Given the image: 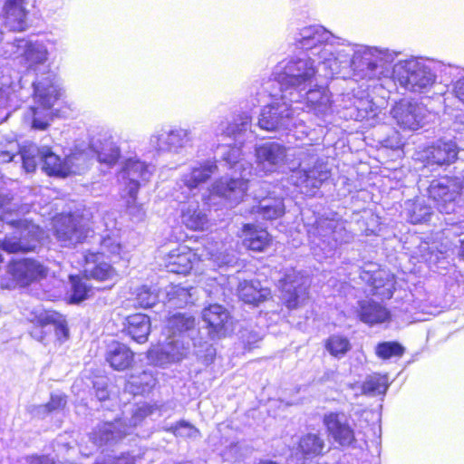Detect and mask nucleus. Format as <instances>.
<instances>
[{
	"label": "nucleus",
	"mask_w": 464,
	"mask_h": 464,
	"mask_svg": "<svg viewBox=\"0 0 464 464\" xmlns=\"http://www.w3.org/2000/svg\"><path fill=\"white\" fill-rule=\"evenodd\" d=\"M27 146L28 144L20 147L14 140H6L5 143H0V162H10L18 155L22 160V150Z\"/></svg>",
	"instance_id": "3c124183"
},
{
	"label": "nucleus",
	"mask_w": 464,
	"mask_h": 464,
	"mask_svg": "<svg viewBox=\"0 0 464 464\" xmlns=\"http://www.w3.org/2000/svg\"><path fill=\"white\" fill-rule=\"evenodd\" d=\"M85 266L84 273L86 277L97 281L115 282L118 277L116 270L112 266L102 260L99 253L87 250L84 254Z\"/></svg>",
	"instance_id": "393cba45"
},
{
	"label": "nucleus",
	"mask_w": 464,
	"mask_h": 464,
	"mask_svg": "<svg viewBox=\"0 0 464 464\" xmlns=\"http://www.w3.org/2000/svg\"><path fill=\"white\" fill-rule=\"evenodd\" d=\"M140 459V455L128 453L117 458L113 463L97 461L95 464H137Z\"/></svg>",
	"instance_id": "13d9d810"
},
{
	"label": "nucleus",
	"mask_w": 464,
	"mask_h": 464,
	"mask_svg": "<svg viewBox=\"0 0 464 464\" xmlns=\"http://www.w3.org/2000/svg\"><path fill=\"white\" fill-rule=\"evenodd\" d=\"M256 212L263 218L272 220L283 216L285 204L282 198L266 197L262 198L256 207Z\"/></svg>",
	"instance_id": "37998d69"
},
{
	"label": "nucleus",
	"mask_w": 464,
	"mask_h": 464,
	"mask_svg": "<svg viewBox=\"0 0 464 464\" xmlns=\"http://www.w3.org/2000/svg\"><path fill=\"white\" fill-rule=\"evenodd\" d=\"M403 142L398 132L394 131L392 136L388 137L383 140V145L386 148H390L392 150L399 149L402 146Z\"/></svg>",
	"instance_id": "bf43d9fd"
},
{
	"label": "nucleus",
	"mask_w": 464,
	"mask_h": 464,
	"mask_svg": "<svg viewBox=\"0 0 464 464\" xmlns=\"http://www.w3.org/2000/svg\"><path fill=\"white\" fill-rule=\"evenodd\" d=\"M164 430L173 433L176 437L184 439L195 440L200 437L199 430L190 422L186 420H180L175 425L166 426Z\"/></svg>",
	"instance_id": "8fccbe9b"
},
{
	"label": "nucleus",
	"mask_w": 464,
	"mask_h": 464,
	"mask_svg": "<svg viewBox=\"0 0 464 464\" xmlns=\"http://www.w3.org/2000/svg\"><path fill=\"white\" fill-rule=\"evenodd\" d=\"M8 273L12 276L14 281L22 286L46 276L45 268L40 263L32 259L12 261L8 266Z\"/></svg>",
	"instance_id": "b1692460"
},
{
	"label": "nucleus",
	"mask_w": 464,
	"mask_h": 464,
	"mask_svg": "<svg viewBox=\"0 0 464 464\" xmlns=\"http://www.w3.org/2000/svg\"><path fill=\"white\" fill-rule=\"evenodd\" d=\"M459 255L462 256V258L464 259V240L461 241V245H460V249H459Z\"/></svg>",
	"instance_id": "338daca9"
},
{
	"label": "nucleus",
	"mask_w": 464,
	"mask_h": 464,
	"mask_svg": "<svg viewBox=\"0 0 464 464\" xmlns=\"http://www.w3.org/2000/svg\"><path fill=\"white\" fill-rule=\"evenodd\" d=\"M243 245L253 251L261 252L269 245L270 237L266 230L258 229L253 225H245Z\"/></svg>",
	"instance_id": "58836bf2"
},
{
	"label": "nucleus",
	"mask_w": 464,
	"mask_h": 464,
	"mask_svg": "<svg viewBox=\"0 0 464 464\" xmlns=\"http://www.w3.org/2000/svg\"><path fill=\"white\" fill-rule=\"evenodd\" d=\"M72 282V302L79 303L84 300L88 293L91 291V288L86 285L85 282H82L81 279L75 276H70Z\"/></svg>",
	"instance_id": "5fc2aeb1"
},
{
	"label": "nucleus",
	"mask_w": 464,
	"mask_h": 464,
	"mask_svg": "<svg viewBox=\"0 0 464 464\" xmlns=\"http://www.w3.org/2000/svg\"><path fill=\"white\" fill-rule=\"evenodd\" d=\"M459 149L455 141L439 140L426 151V158L430 163L437 165H450L457 159Z\"/></svg>",
	"instance_id": "cd10ccee"
},
{
	"label": "nucleus",
	"mask_w": 464,
	"mask_h": 464,
	"mask_svg": "<svg viewBox=\"0 0 464 464\" xmlns=\"http://www.w3.org/2000/svg\"><path fill=\"white\" fill-rule=\"evenodd\" d=\"M196 259L197 255L190 248L179 246L167 255L165 267L170 273L185 275L191 270Z\"/></svg>",
	"instance_id": "a878e982"
},
{
	"label": "nucleus",
	"mask_w": 464,
	"mask_h": 464,
	"mask_svg": "<svg viewBox=\"0 0 464 464\" xmlns=\"http://www.w3.org/2000/svg\"><path fill=\"white\" fill-rule=\"evenodd\" d=\"M328 435L342 447H353L356 442L353 421L344 412H328L323 419Z\"/></svg>",
	"instance_id": "aec40b11"
},
{
	"label": "nucleus",
	"mask_w": 464,
	"mask_h": 464,
	"mask_svg": "<svg viewBox=\"0 0 464 464\" xmlns=\"http://www.w3.org/2000/svg\"><path fill=\"white\" fill-rule=\"evenodd\" d=\"M398 54L388 48L345 44L334 37L331 44L322 47L318 64L325 78H332L342 69L351 67L357 81L375 82L390 77L389 66Z\"/></svg>",
	"instance_id": "f257e3e1"
},
{
	"label": "nucleus",
	"mask_w": 464,
	"mask_h": 464,
	"mask_svg": "<svg viewBox=\"0 0 464 464\" xmlns=\"http://www.w3.org/2000/svg\"><path fill=\"white\" fill-rule=\"evenodd\" d=\"M315 230L319 237L331 238L335 244L348 243L352 238L343 222L334 219H319L316 221Z\"/></svg>",
	"instance_id": "473e14b6"
},
{
	"label": "nucleus",
	"mask_w": 464,
	"mask_h": 464,
	"mask_svg": "<svg viewBox=\"0 0 464 464\" xmlns=\"http://www.w3.org/2000/svg\"><path fill=\"white\" fill-rule=\"evenodd\" d=\"M74 155H70L64 160L56 155L49 147H37L29 143L22 150V162L27 172L34 171L38 162L43 163V169L48 174L57 177H66L75 172L73 169Z\"/></svg>",
	"instance_id": "1a4fd4ad"
},
{
	"label": "nucleus",
	"mask_w": 464,
	"mask_h": 464,
	"mask_svg": "<svg viewBox=\"0 0 464 464\" xmlns=\"http://www.w3.org/2000/svg\"><path fill=\"white\" fill-rule=\"evenodd\" d=\"M300 160L302 166L305 161L313 162L311 169L302 168L294 172L291 179L302 193L314 196L323 183L330 178V170L327 164L317 158L316 150L313 147L298 150L294 154Z\"/></svg>",
	"instance_id": "6e6552de"
},
{
	"label": "nucleus",
	"mask_w": 464,
	"mask_h": 464,
	"mask_svg": "<svg viewBox=\"0 0 464 464\" xmlns=\"http://www.w3.org/2000/svg\"><path fill=\"white\" fill-rule=\"evenodd\" d=\"M289 149L277 141H267L255 147L253 173L259 176L276 172L287 162Z\"/></svg>",
	"instance_id": "2eb2a0df"
},
{
	"label": "nucleus",
	"mask_w": 464,
	"mask_h": 464,
	"mask_svg": "<svg viewBox=\"0 0 464 464\" xmlns=\"http://www.w3.org/2000/svg\"><path fill=\"white\" fill-rule=\"evenodd\" d=\"M288 99H279L266 105L261 110L258 118L260 129L267 131L291 130L303 125V120L298 118L296 110L302 109L299 106L293 107Z\"/></svg>",
	"instance_id": "9d476101"
},
{
	"label": "nucleus",
	"mask_w": 464,
	"mask_h": 464,
	"mask_svg": "<svg viewBox=\"0 0 464 464\" xmlns=\"http://www.w3.org/2000/svg\"><path fill=\"white\" fill-rule=\"evenodd\" d=\"M100 248L92 250L94 253H99V256H108L111 258H122L123 246L121 244L118 231H111L99 238Z\"/></svg>",
	"instance_id": "ea45409f"
},
{
	"label": "nucleus",
	"mask_w": 464,
	"mask_h": 464,
	"mask_svg": "<svg viewBox=\"0 0 464 464\" xmlns=\"http://www.w3.org/2000/svg\"><path fill=\"white\" fill-rule=\"evenodd\" d=\"M251 121L252 118L247 112L237 115L233 121L224 118L215 123L214 133L216 136L237 138L251 127Z\"/></svg>",
	"instance_id": "c756f323"
},
{
	"label": "nucleus",
	"mask_w": 464,
	"mask_h": 464,
	"mask_svg": "<svg viewBox=\"0 0 464 464\" xmlns=\"http://www.w3.org/2000/svg\"><path fill=\"white\" fill-rule=\"evenodd\" d=\"M195 318L188 314L177 313L167 322L168 337L155 352L160 364L178 362L189 352L196 333Z\"/></svg>",
	"instance_id": "20e7f679"
},
{
	"label": "nucleus",
	"mask_w": 464,
	"mask_h": 464,
	"mask_svg": "<svg viewBox=\"0 0 464 464\" xmlns=\"http://www.w3.org/2000/svg\"><path fill=\"white\" fill-rule=\"evenodd\" d=\"M261 335L257 333H250L249 336L247 337L246 339V343L248 345V348L251 349L252 348V345L256 343H257L258 341L261 340Z\"/></svg>",
	"instance_id": "e2e57ef3"
},
{
	"label": "nucleus",
	"mask_w": 464,
	"mask_h": 464,
	"mask_svg": "<svg viewBox=\"0 0 464 464\" xmlns=\"http://www.w3.org/2000/svg\"><path fill=\"white\" fill-rule=\"evenodd\" d=\"M182 223L191 230H205L208 228L209 219L204 209L197 201L185 204L181 209Z\"/></svg>",
	"instance_id": "2f4dec72"
},
{
	"label": "nucleus",
	"mask_w": 464,
	"mask_h": 464,
	"mask_svg": "<svg viewBox=\"0 0 464 464\" xmlns=\"http://www.w3.org/2000/svg\"><path fill=\"white\" fill-rule=\"evenodd\" d=\"M53 235L61 246L72 247L82 243L90 233L83 217L61 214L53 219Z\"/></svg>",
	"instance_id": "f8f14e48"
},
{
	"label": "nucleus",
	"mask_w": 464,
	"mask_h": 464,
	"mask_svg": "<svg viewBox=\"0 0 464 464\" xmlns=\"http://www.w3.org/2000/svg\"><path fill=\"white\" fill-rule=\"evenodd\" d=\"M36 322L31 330L33 338L47 344L53 341L60 343L69 337V330L65 318L53 311H43L35 316Z\"/></svg>",
	"instance_id": "ddd939ff"
},
{
	"label": "nucleus",
	"mask_w": 464,
	"mask_h": 464,
	"mask_svg": "<svg viewBox=\"0 0 464 464\" xmlns=\"http://www.w3.org/2000/svg\"><path fill=\"white\" fill-rule=\"evenodd\" d=\"M2 39H3V32L0 31V41H2Z\"/></svg>",
	"instance_id": "774afa93"
},
{
	"label": "nucleus",
	"mask_w": 464,
	"mask_h": 464,
	"mask_svg": "<svg viewBox=\"0 0 464 464\" xmlns=\"http://www.w3.org/2000/svg\"><path fill=\"white\" fill-rule=\"evenodd\" d=\"M154 169L153 165L136 157L127 159L117 175L121 197L130 196L133 199L140 187L150 180Z\"/></svg>",
	"instance_id": "9b49d317"
},
{
	"label": "nucleus",
	"mask_w": 464,
	"mask_h": 464,
	"mask_svg": "<svg viewBox=\"0 0 464 464\" xmlns=\"http://www.w3.org/2000/svg\"><path fill=\"white\" fill-rule=\"evenodd\" d=\"M320 69L322 67L318 64V59L309 54L278 63L273 70V76L279 85L283 99H289L295 92L301 93L309 87L316 86Z\"/></svg>",
	"instance_id": "f03ea898"
},
{
	"label": "nucleus",
	"mask_w": 464,
	"mask_h": 464,
	"mask_svg": "<svg viewBox=\"0 0 464 464\" xmlns=\"http://www.w3.org/2000/svg\"><path fill=\"white\" fill-rule=\"evenodd\" d=\"M146 415L147 410L140 408L133 414L130 425H126L121 420L115 422H104L92 431L90 438L99 447L111 445L130 433L131 429L137 426Z\"/></svg>",
	"instance_id": "f3484780"
},
{
	"label": "nucleus",
	"mask_w": 464,
	"mask_h": 464,
	"mask_svg": "<svg viewBox=\"0 0 464 464\" xmlns=\"http://www.w3.org/2000/svg\"><path fill=\"white\" fill-rule=\"evenodd\" d=\"M334 35L321 25H310L302 28L295 35L296 45L306 50L309 54L319 60L321 49L325 44H331Z\"/></svg>",
	"instance_id": "412c9836"
},
{
	"label": "nucleus",
	"mask_w": 464,
	"mask_h": 464,
	"mask_svg": "<svg viewBox=\"0 0 464 464\" xmlns=\"http://www.w3.org/2000/svg\"><path fill=\"white\" fill-rule=\"evenodd\" d=\"M0 219L6 225L14 227V232L6 236L0 245L7 253L29 252L36 248L43 238V230L35 224L27 220L11 218V213L14 210V204L11 198L0 193Z\"/></svg>",
	"instance_id": "39448f33"
},
{
	"label": "nucleus",
	"mask_w": 464,
	"mask_h": 464,
	"mask_svg": "<svg viewBox=\"0 0 464 464\" xmlns=\"http://www.w3.org/2000/svg\"><path fill=\"white\" fill-rule=\"evenodd\" d=\"M66 396L63 394H52L48 403L34 406L32 413L39 418L44 417L46 414L63 409L66 405Z\"/></svg>",
	"instance_id": "09e8293b"
},
{
	"label": "nucleus",
	"mask_w": 464,
	"mask_h": 464,
	"mask_svg": "<svg viewBox=\"0 0 464 464\" xmlns=\"http://www.w3.org/2000/svg\"><path fill=\"white\" fill-rule=\"evenodd\" d=\"M358 94L346 93L343 95L340 106L350 111L348 116L355 121H363L364 119L373 118L377 115L378 107L370 99L365 92H358Z\"/></svg>",
	"instance_id": "5701e85b"
},
{
	"label": "nucleus",
	"mask_w": 464,
	"mask_h": 464,
	"mask_svg": "<svg viewBox=\"0 0 464 464\" xmlns=\"http://www.w3.org/2000/svg\"><path fill=\"white\" fill-rule=\"evenodd\" d=\"M279 288L286 306L296 308L307 298L308 279L295 269H289L279 280Z\"/></svg>",
	"instance_id": "6ab92c4d"
},
{
	"label": "nucleus",
	"mask_w": 464,
	"mask_h": 464,
	"mask_svg": "<svg viewBox=\"0 0 464 464\" xmlns=\"http://www.w3.org/2000/svg\"><path fill=\"white\" fill-rule=\"evenodd\" d=\"M324 347L333 357L341 359L351 350L352 344L347 337L333 334L326 339Z\"/></svg>",
	"instance_id": "de8ad7c7"
},
{
	"label": "nucleus",
	"mask_w": 464,
	"mask_h": 464,
	"mask_svg": "<svg viewBox=\"0 0 464 464\" xmlns=\"http://www.w3.org/2000/svg\"><path fill=\"white\" fill-rule=\"evenodd\" d=\"M389 382L386 375L373 373L365 378L362 384V393L367 396L384 395L388 390Z\"/></svg>",
	"instance_id": "c03bdc74"
},
{
	"label": "nucleus",
	"mask_w": 464,
	"mask_h": 464,
	"mask_svg": "<svg viewBox=\"0 0 464 464\" xmlns=\"http://www.w3.org/2000/svg\"><path fill=\"white\" fill-rule=\"evenodd\" d=\"M359 317L362 322L369 324H382L390 320V312L379 303L361 301L359 303Z\"/></svg>",
	"instance_id": "f704fd0d"
},
{
	"label": "nucleus",
	"mask_w": 464,
	"mask_h": 464,
	"mask_svg": "<svg viewBox=\"0 0 464 464\" xmlns=\"http://www.w3.org/2000/svg\"><path fill=\"white\" fill-rule=\"evenodd\" d=\"M27 0H7L5 5V24L11 31L21 32L27 27Z\"/></svg>",
	"instance_id": "bb28decb"
},
{
	"label": "nucleus",
	"mask_w": 464,
	"mask_h": 464,
	"mask_svg": "<svg viewBox=\"0 0 464 464\" xmlns=\"http://www.w3.org/2000/svg\"><path fill=\"white\" fill-rule=\"evenodd\" d=\"M158 294L147 285L137 289L136 301L140 307L148 308L153 306L158 300Z\"/></svg>",
	"instance_id": "864d4df0"
},
{
	"label": "nucleus",
	"mask_w": 464,
	"mask_h": 464,
	"mask_svg": "<svg viewBox=\"0 0 464 464\" xmlns=\"http://www.w3.org/2000/svg\"><path fill=\"white\" fill-rule=\"evenodd\" d=\"M295 104L305 105L306 109L317 116H325L334 111V103L331 100L329 91L322 86H313L303 91L301 93L295 92V95L288 99Z\"/></svg>",
	"instance_id": "a211bd4d"
},
{
	"label": "nucleus",
	"mask_w": 464,
	"mask_h": 464,
	"mask_svg": "<svg viewBox=\"0 0 464 464\" xmlns=\"http://www.w3.org/2000/svg\"><path fill=\"white\" fill-rule=\"evenodd\" d=\"M33 86L34 105L30 109L32 127L44 130L52 119V108L62 96L63 90L56 76L51 72L34 81Z\"/></svg>",
	"instance_id": "0eeeda50"
},
{
	"label": "nucleus",
	"mask_w": 464,
	"mask_h": 464,
	"mask_svg": "<svg viewBox=\"0 0 464 464\" xmlns=\"http://www.w3.org/2000/svg\"><path fill=\"white\" fill-rule=\"evenodd\" d=\"M362 279L368 280L372 286V295L380 296L382 299H390L393 295V280L386 276H382V272H377L372 275L366 274Z\"/></svg>",
	"instance_id": "79ce46f5"
},
{
	"label": "nucleus",
	"mask_w": 464,
	"mask_h": 464,
	"mask_svg": "<svg viewBox=\"0 0 464 464\" xmlns=\"http://www.w3.org/2000/svg\"><path fill=\"white\" fill-rule=\"evenodd\" d=\"M426 108L419 103L401 101L392 109L396 123L404 130H415L424 124Z\"/></svg>",
	"instance_id": "4be33fe9"
},
{
	"label": "nucleus",
	"mask_w": 464,
	"mask_h": 464,
	"mask_svg": "<svg viewBox=\"0 0 464 464\" xmlns=\"http://www.w3.org/2000/svg\"><path fill=\"white\" fill-rule=\"evenodd\" d=\"M17 50L26 61L28 67L44 64L48 59V50L42 42H31L24 39L16 40Z\"/></svg>",
	"instance_id": "c85d7f7f"
},
{
	"label": "nucleus",
	"mask_w": 464,
	"mask_h": 464,
	"mask_svg": "<svg viewBox=\"0 0 464 464\" xmlns=\"http://www.w3.org/2000/svg\"><path fill=\"white\" fill-rule=\"evenodd\" d=\"M137 383H138V382H137L135 379H132L131 381H129V382H128V384H127V386H126V389H127L128 391H130V392H133V393H139V392H143V390H140V388H139V387L137 388V390H136V391H135V390H131V387H132V386L137 385Z\"/></svg>",
	"instance_id": "69168bd1"
},
{
	"label": "nucleus",
	"mask_w": 464,
	"mask_h": 464,
	"mask_svg": "<svg viewBox=\"0 0 464 464\" xmlns=\"http://www.w3.org/2000/svg\"><path fill=\"white\" fill-rule=\"evenodd\" d=\"M217 169L216 163L211 160L194 163L177 183L180 192L176 191L173 195L175 199L179 202H184L190 196H196L200 186L210 179Z\"/></svg>",
	"instance_id": "dca6fc26"
},
{
	"label": "nucleus",
	"mask_w": 464,
	"mask_h": 464,
	"mask_svg": "<svg viewBox=\"0 0 464 464\" xmlns=\"http://www.w3.org/2000/svg\"><path fill=\"white\" fill-rule=\"evenodd\" d=\"M237 293L246 304H258L270 296V289L263 286L258 280H243L238 284Z\"/></svg>",
	"instance_id": "7c9ffc66"
},
{
	"label": "nucleus",
	"mask_w": 464,
	"mask_h": 464,
	"mask_svg": "<svg viewBox=\"0 0 464 464\" xmlns=\"http://www.w3.org/2000/svg\"><path fill=\"white\" fill-rule=\"evenodd\" d=\"M193 288L183 287L179 285H170L166 288L167 303L169 307H182L191 303Z\"/></svg>",
	"instance_id": "49530a36"
},
{
	"label": "nucleus",
	"mask_w": 464,
	"mask_h": 464,
	"mask_svg": "<svg viewBox=\"0 0 464 464\" xmlns=\"http://www.w3.org/2000/svg\"><path fill=\"white\" fill-rule=\"evenodd\" d=\"M96 397L99 401H105L109 397V392L106 388H97L96 389Z\"/></svg>",
	"instance_id": "0e129e2a"
},
{
	"label": "nucleus",
	"mask_w": 464,
	"mask_h": 464,
	"mask_svg": "<svg viewBox=\"0 0 464 464\" xmlns=\"http://www.w3.org/2000/svg\"><path fill=\"white\" fill-rule=\"evenodd\" d=\"M92 147L98 161L109 167L115 165L121 157V149L111 137L99 139Z\"/></svg>",
	"instance_id": "72a5a7b5"
},
{
	"label": "nucleus",
	"mask_w": 464,
	"mask_h": 464,
	"mask_svg": "<svg viewBox=\"0 0 464 464\" xmlns=\"http://www.w3.org/2000/svg\"><path fill=\"white\" fill-rule=\"evenodd\" d=\"M324 448V440L318 433H307L298 441V450L304 456H317Z\"/></svg>",
	"instance_id": "a18cd8bd"
},
{
	"label": "nucleus",
	"mask_w": 464,
	"mask_h": 464,
	"mask_svg": "<svg viewBox=\"0 0 464 464\" xmlns=\"http://www.w3.org/2000/svg\"><path fill=\"white\" fill-rule=\"evenodd\" d=\"M127 209L129 214L132 217L134 221H140L145 217V211L141 205L136 204V197L132 198L130 196H126Z\"/></svg>",
	"instance_id": "6e6d98bb"
},
{
	"label": "nucleus",
	"mask_w": 464,
	"mask_h": 464,
	"mask_svg": "<svg viewBox=\"0 0 464 464\" xmlns=\"http://www.w3.org/2000/svg\"><path fill=\"white\" fill-rule=\"evenodd\" d=\"M203 321L210 329V334L218 335L226 329L229 320L228 312L219 304H212L202 312Z\"/></svg>",
	"instance_id": "c9c22d12"
},
{
	"label": "nucleus",
	"mask_w": 464,
	"mask_h": 464,
	"mask_svg": "<svg viewBox=\"0 0 464 464\" xmlns=\"http://www.w3.org/2000/svg\"><path fill=\"white\" fill-rule=\"evenodd\" d=\"M208 259L212 260L214 264H216L218 267H222L223 266H230L235 263L236 257L232 254L228 253H208Z\"/></svg>",
	"instance_id": "4d7b16f0"
},
{
	"label": "nucleus",
	"mask_w": 464,
	"mask_h": 464,
	"mask_svg": "<svg viewBox=\"0 0 464 464\" xmlns=\"http://www.w3.org/2000/svg\"><path fill=\"white\" fill-rule=\"evenodd\" d=\"M192 132L181 127H161L149 139L150 146L159 153L179 154L192 146Z\"/></svg>",
	"instance_id": "4468645a"
},
{
	"label": "nucleus",
	"mask_w": 464,
	"mask_h": 464,
	"mask_svg": "<svg viewBox=\"0 0 464 464\" xmlns=\"http://www.w3.org/2000/svg\"><path fill=\"white\" fill-rule=\"evenodd\" d=\"M392 73L394 82L401 87L415 93L428 92L437 80L431 63L418 57L398 61Z\"/></svg>",
	"instance_id": "423d86ee"
},
{
	"label": "nucleus",
	"mask_w": 464,
	"mask_h": 464,
	"mask_svg": "<svg viewBox=\"0 0 464 464\" xmlns=\"http://www.w3.org/2000/svg\"><path fill=\"white\" fill-rule=\"evenodd\" d=\"M375 353L378 357L386 360L392 356H401L404 353V348L396 342H383L376 346Z\"/></svg>",
	"instance_id": "603ef678"
},
{
	"label": "nucleus",
	"mask_w": 464,
	"mask_h": 464,
	"mask_svg": "<svg viewBox=\"0 0 464 464\" xmlns=\"http://www.w3.org/2000/svg\"><path fill=\"white\" fill-rule=\"evenodd\" d=\"M404 215L411 224H420L430 219L432 211L423 200H408L405 202Z\"/></svg>",
	"instance_id": "a19ab883"
},
{
	"label": "nucleus",
	"mask_w": 464,
	"mask_h": 464,
	"mask_svg": "<svg viewBox=\"0 0 464 464\" xmlns=\"http://www.w3.org/2000/svg\"><path fill=\"white\" fill-rule=\"evenodd\" d=\"M106 360L114 370L123 371L130 366L133 353L126 345L114 343L108 349Z\"/></svg>",
	"instance_id": "4c0bfd02"
},
{
	"label": "nucleus",
	"mask_w": 464,
	"mask_h": 464,
	"mask_svg": "<svg viewBox=\"0 0 464 464\" xmlns=\"http://www.w3.org/2000/svg\"><path fill=\"white\" fill-rule=\"evenodd\" d=\"M456 97L464 103V76L458 79L453 85Z\"/></svg>",
	"instance_id": "052dcab7"
},
{
	"label": "nucleus",
	"mask_w": 464,
	"mask_h": 464,
	"mask_svg": "<svg viewBox=\"0 0 464 464\" xmlns=\"http://www.w3.org/2000/svg\"><path fill=\"white\" fill-rule=\"evenodd\" d=\"M30 464H55L54 461L48 457H34L32 458Z\"/></svg>",
	"instance_id": "680f3d73"
},
{
	"label": "nucleus",
	"mask_w": 464,
	"mask_h": 464,
	"mask_svg": "<svg viewBox=\"0 0 464 464\" xmlns=\"http://www.w3.org/2000/svg\"><path fill=\"white\" fill-rule=\"evenodd\" d=\"M237 147H229L223 159L233 170L230 178L222 177L212 185V194L226 200L230 206L239 204L246 195L249 178L253 175V166L240 158Z\"/></svg>",
	"instance_id": "7ed1b4c3"
},
{
	"label": "nucleus",
	"mask_w": 464,
	"mask_h": 464,
	"mask_svg": "<svg viewBox=\"0 0 464 464\" xmlns=\"http://www.w3.org/2000/svg\"><path fill=\"white\" fill-rule=\"evenodd\" d=\"M125 329L137 343H144L150 332V320L143 314H131L126 318Z\"/></svg>",
	"instance_id": "e433bc0d"
}]
</instances>
